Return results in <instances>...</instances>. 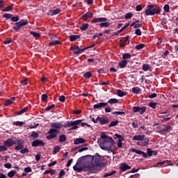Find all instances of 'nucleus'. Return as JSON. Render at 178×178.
<instances>
[{
	"label": "nucleus",
	"instance_id": "obj_1",
	"mask_svg": "<svg viewBox=\"0 0 178 178\" xmlns=\"http://www.w3.org/2000/svg\"><path fill=\"white\" fill-rule=\"evenodd\" d=\"M81 160L86 161L88 163L84 168L88 169L91 173H97V170H95V167H102V156L99 153L95 154L94 156H83Z\"/></svg>",
	"mask_w": 178,
	"mask_h": 178
},
{
	"label": "nucleus",
	"instance_id": "obj_2",
	"mask_svg": "<svg viewBox=\"0 0 178 178\" xmlns=\"http://www.w3.org/2000/svg\"><path fill=\"white\" fill-rule=\"evenodd\" d=\"M51 127V129L49 130L47 134L49 136H46V139L52 140L58 136V134H60V131L58 129H61L63 127V124L61 122H52L50 125Z\"/></svg>",
	"mask_w": 178,
	"mask_h": 178
},
{
	"label": "nucleus",
	"instance_id": "obj_3",
	"mask_svg": "<svg viewBox=\"0 0 178 178\" xmlns=\"http://www.w3.org/2000/svg\"><path fill=\"white\" fill-rule=\"evenodd\" d=\"M115 141L113 140H104L100 143V148L104 151L111 152L116 149Z\"/></svg>",
	"mask_w": 178,
	"mask_h": 178
},
{
	"label": "nucleus",
	"instance_id": "obj_4",
	"mask_svg": "<svg viewBox=\"0 0 178 178\" xmlns=\"http://www.w3.org/2000/svg\"><path fill=\"white\" fill-rule=\"evenodd\" d=\"M155 5L149 4L147 6V9L145 10V14L146 16H154L155 15L161 14V8L157 6L155 7Z\"/></svg>",
	"mask_w": 178,
	"mask_h": 178
},
{
	"label": "nucleus",
	"instance_id": "obj_5",
	"mask_svg": "<svg viewBox=\"0 0 178 178\" xmlns=\"http://www.w3.org/2000/svg\"><path fill=\"white\" fill-rule=\"evenodd\" d=\"M83 122L82 120H77L75 121L66 122V124L64 125L65 129H69V131L76 130L78 129V125Z\"/></svg>",
	"mask_w": 178,
	"mask_h": 178
},
{
	"label": "nucleus",
	"instance_id": "obj_6",
	"mask_svg": "<svg viewBox=\"0 0 178 178\" xmlns=\"http://www.w3.org/2000/svg\"><path fill=\"white\" fill-rule=\"evenodd\" d=\"M130 152L132 153H136L138 155H143V157L145 159L152 156V150H151L149 148L146 149V153L143 151L138 150L134 148H131Z\"/></svg>",
	"mask_w": 178,
	"mask_h": 178
},
{
	"label": "nucleus",
	"instance_id": "obj_7",
	"mask_svg": "<svg viewBox=\"0 0 178 178\" xmlns=\"http://www.w3.org/2000/svg\"><path fill=\"white\" fill-rule=\"evenodd\" d=\"M29 24V22H27V19H20V21L17 22V23L15 24H11L13 25H14V26H13V29L15 31H18L19 30L22 29V27L27 26V24Z\"/></svg>",
	"mask_w": 178,
	"mask_h": 178
},
{
	"label": "nucleus",
	"instance_id": "obj_8",
	"mask_svg": "<svg viewBox=\"0 0 178 178\" xmlns=\"http://www.w3.org/2000/svg\"><path fill=\"white\" fill-rule=\"evenodd\" d=\"M146 112V106L138 107V106H134L132 107V113H139L140 115H143Z\"/></svg>",
	"mask_w": 178,
	"mask_h": 178
},
{
	"label": "nucleus",
	"instance_id": "obj_9",
	"mask_svg": "<svg viewBox=\"0 0 178 178\" xmlns=\"http://www.w3.org/2000/svg\"><path fill=\"white\" fill-rule=\"evenodd\" d=\"M44 145H45V143H44V141L40 139L33 140L31 143V147H44Z\"/></svg>",
	"mask_w": 178,
	"mask_h": 178
},
{
	"label": "nucleus",
	"instance_id": "obj_10",
	"mask_svg": "<svg viewBox=\"0 0 178 178\" xmlns=\"http://www.w3.org/2000/svg\"><path fill=\"white\" fill-rule=\"evenodd\" d=\"M170 163V162L169 160H164L161 162L156 163V166L159 168H163V167L169 166Z\"/></svg>",
	"mask_w": 178,
	"mask_h": 178
},
{
	"label": "nucleus",
	"instance_id": "obj_11",
	"mask_svg": "<svg viewBox=\"0 0 178 178\" xmlns=\"http://www.w3.org/2000/svg\"><path fill=\"white\" fill-rule=\"evenodd\" d=\"M97 120H99V123H100V125H104V124H107L110 122V120H108V119L107 118H104V117H97Z\"/></svg>",
	"mask_w": 178,
	"mask_h": 178
},
{
	"label": "nucleus",
	"instance_id": "obj_12",
	"mask_svg": "<svg viewBox=\"0 0 178 178\" xmlns=\"http://www.w3.org/2000/svg\"><path fill=\"white\" fill-rule=\"evenodd\" d=\"M115 136L118 138V147L121 148L122 147V141H124V137L120 134H115Z\"/></svg>",
	"mask_w": 178,
	"mask_h": 178
},
{
	"label": "nucleus",
	"instance_id": "obj_13",
	"mask_svg": "<svg viewBox=\"0 0 178 178\" xmlns=\"http://www.w3.org/2000/svg\"><path fill=\"white\" fill-rule=\"evenodd\" d=\"M94 16L92 13L88 12L83 15H82L81 19L83 21H88V19H91Z\"/></svg>",
	"mask_w": 178,
	"mask_h": 178
},
{
	"label": "nucleus",
	"instance_id": "obj_14",
	"mask_svg": "<svg viewBox=\"0 0 178 178\" xmlns=\"http://www.w3.org/2000/svg\"><path fill=\"white\" fill-rule=\"evenodd\" d=\"M106 21H107V19L105 17L95 18V19L91 20V24L103 23Z\"/></svg>",
	"mask_w": 178,
	"mask_h": 178
},
{
	"label": "nucleus",
	"instance_id": "obj_15",
	"mask_svg": "<svg viewBox=\"0 0 178 178\" xmlns=\"http://www.w3.org/2000/svg\"><path fill=\"white\" fill-rule=\"evenodd\" d=\"M149 140L147 138H145L143 140H140V142H138V145H140L141 147H146L149 145Z\"/></svg>",
	"mask_w": 178,
	"mask_h": 178
},
{
	"label": "nucleus",
	"instance_id": "obj_16",
	"mask_svg": "<svg viewBox=\"0 0 178 178\" xmlns=\"http://www.w3.org/2000/svg\"><path fill=\"white\" fill-rule=\"evenodd\" d=\"M129 40V36H127L125 38H122V39L120 40V47L124 48L126 47V42H127V40Z\"/></svg>",
	"mask_w": 178,
	"mask_h": 178
},
{
	"label": "nucleus",
	"instance_id": "obj_17",
	"mask_svg": "<svg viewBox=\"0 0 178 178\" xmlns=\"http://www.w3.org/2000/svg\"><path fill=\"white\" fill-rule=\"evenodd\" d=\"M106 106H107L106 102H101V103L95 104L94 109L104 108L106 107Z\"/></svg>",
	"mask_w": 178,
	"mask_h": 178
},
{
	"label": "nucleus",
	"instance_id": "obj_18",
	"mask_svg": "<svg viewBox=\"0 0 178 178\" xmlns=\"http://www.w3.org/2000/svg\"><path fill=\"white\" fill-rule=\"evenodd\" d=\"M88 49L83 48V49H80V47H79V46H76V47L74 48V49L72 51L74 52V54L75 55H78L81 54L83 51H86Z\"/></svg>",
	"mask_w": 178,
	"mask_h": 178
},
{
	"label": "nucleus",
	"instance_id": "obj_19",
	"mask_svg": "<svg viewBox=\"0 0 178 178\" xmlns=\"http://www.w3.org/2000/svg\"><path fill=\"white\" fill-rule=\"evenodd\" d=\"M131 169V166L127 165L126 163H122L120 165V170L122 172H125L126 170H129Z\"/></svg>",
	"mask_w": 178,
	"mask_h": 178
},
{
	"label": "nucleus",
	"instance_id": "obj_20",
	"mask_svg": "<svg viewBox=\"0 0 178 178\" xmlns=\"http://www.w3.org/2000/svg\"><path fill=\"white\" fill-rule=\"evenodd\" d=\"M145 140V135H136L132 138V140L143 141Z\"/></svg>",
	"mask_w": 178,
	"mask_h": 178
},
{
	"label": "nucleus",
	"instance_id": "obj_21",
	"mask_svg": "<svg viewBox=\"0 0 178 178\" xmlns=\"http://www.w3.org/2000/svg\"><path fill=\"white\" fill-rule=\"evenodd\" d=\"M100 138L104 140V141H113V138L106 136L105 133L101 134Z\"/></svg>",
	"mask_w": 178,
	"mask_h": 178
},
{
	"label": "nucleus",
	"instance_id": "obj_22",
	"mask_svg": "<svg viewBox=\"0 0 178 178\" xmlns=\"http://www.w3.org/2000/svg\"><path fill=\"white\" fill-rule=\"evenodd\" d=\"M15 144V143L13 142H11V138H8V140H5V142H3L4 146H6L7 147H12Z\"/></svg>",
	"mask_w": 178,
	"mask_h": 178
},
{
	"label": "nucleus",
	"instance_id": "obj_23",
	"mask_svg": "<svg viewBox=\"0 0 178 178\" xmlns=\"http://www.w3.org/2000/svg\"><path fill=\"white\" fill-rule=\"evenodd\" d=\"M85 143H86V140L83 138H79L74 141V144L75 145L84 144Z\"/></svg>",
	"mask_w": 178,
	"mask_h": 178
},
{
	"label": "nucleus",
	"instance_id": "obj_24",
	"mask_svg": "<svg viewBox=\"0 0 178 178\" xmlns=\"http://www.w3.org/2000/svg\"><path fill=\"white\" fill-rule=\"evenodd\" d=\"M127 65V60H121V62L118 63V67L121 69L125 68Z\"/></svg>",
	"mask_w": 178,
	"mask_h": 178
},
{
	"label": "nucleus",
	"instance_id": "obj_25",
	"mask_svg": "<svg viewBox=\"0 0 178 178\" xmlns=\"http://www.w3.org/2000/svg\"><path fill=\"white\" fill-rule=\"evenodd\" d=\"M11 142L15 143V145H24V143H25V141L22 139H16L15 140L11 139Z\"/></svg>",
	"mask_w": 178,
	"mask_h": 178
},
{
	"label": "nucleus",
	"instance_id": "obj_26",
	"mask_svg": "<svg viewBox=\"0 0 178 178\" xmlns=\"http://www.w3.org/2000/svg\"><path fill=\"white\" fill-rule=\"evenodd\" d=\"M79 39H80V35H71L69 36L70 42H74Z\"/></svg>",
	"mask_w": 178,
	"mask_h": 178
},
{
	"label": "nucleus",
	"instance_id": "obj_27",
	"mask_svg": "<svg viewBox=\"0 0 178 178\" xmlns=\"http://www.w3.org/2000/svg\"><path fill=\"white\" fill-rule=\"evenodd\" d=\"M15 101V97H11V99H9L6 101H5V103H3V105L5 106H9L10 105H11V104H13Z\"/></svg>",
	"mask_w": 178,
	"mask_h": 178
},
{
	"label": "nucleus",
	"instance_id": "obj_28",
	"mask_svg": "<svg viewBox=\"0 0 178 178\" xmlns=\"http://www.w3.org/2000/svg\"><path fill=\"white\" fill-rule=\"evenodd\" d=\"M60 12H61V10H60L59 8H56V10H50V13H51V16H55V15H58V13H60Z\"/></svg>",
	"mask_w": 178,
	"mask_h": 178
},
{
	"label": "nucleus",
	"instance_id": "obj_29",
	"mask_svg": "<svg viewBox=\"0 0 178 178\" xmlns=\"http://www.w3.org/2000/svg\"><path fill=\"white\" fill-rule=\"evenodd\" d=\"M14 7V3H11V5L8 6V7L3 8L2 10V12H9L13 10V8Z\"/></svg>",
	"mask_w": 178,
	"mask_h": 178
},
{
	"label": "nucleus",
	"instance_id": "obj_30",
	"mask_svg": "<svg viewBox=\"0 0 178 178\" xmlns=\"http://www.w3.org/2000/svg\"><path fill=\"white\" fill-rule=\"evenodd\" d=\"M140 91H141V89L138 87H134L131 89V92L134 94H138L140 93Z\"/></svg>",
	"mask_w": 178,
	"mask_h": 178
},
{
	"label": "nucleus",
	"instance_id": "obj_31",
	"mask_svg": "<svg viewBox=\"0 0 178 178\" xmlns=\"http://www.w3.org/2000/svg\"><path fill=\"white\" fill-rule=\"evenodd\" d=\"M107 104H118L119 103V100L117 99H110L108 101H107V102H106Z\"/></svg>",
	"mask_w": 178,
	"mask_h": 178
},
{
	"label": "nucleus",
	"instance_id": "obj_32",
	"mask_svg": "<svg viewBox=\"0 0 178 178\" xmlns=\"http://www.w3.org/2000/svg\"><path fill=\"white\" fill-rule=\"evenodd\" d=\"M92 77V74L90 72H86L83 73V78L86 79H89L90 78Z\"/></svg>",
	"mask_w": 178,
	"mask_h": 178
},
{
	"label": "nucleus",
	"instance_id": "obj_33",
	"mask_svg": "<svg viewBox=\"0 0 178 178\" xmlns=\"http://www.w3.org/2000/svg\"><path fill=\"white\" fill-rule=\"evenodd\" d=\"M30 138H32L33 140H35L39 138V134L35 131H32L31 135H30Z\"/></svg>",
	"mask_w": 178,
	"mask_h": 178
},
{
	"label": "nucleus",
	"instance_id": "obj_34",
	"mask_svg": "<svg viewBox=\"0 0 178 178\" xmlns=\"http://www.w3.org/2000/svg\"><path fill=\"white\" fill-rule=\"evenodd\" d=\"M66 141V136L65 134L60 135L58 137V142L59 143H64Z\"/></svg>",
	"mask_w": 178,
	"mask_h": 178
},
{
	"label": "nucleus",
	"instance_id": "obj_35",
	"mask_svg": "<svg viewBox=\"0 0 178 178\" xmlns=\"http://www.w3.org/2000/svg\"><path fill=\"white\" fill-rule=\"evenodd\" d=\"M73 169H74V171H75L76 172H81V171H83V168L81 167H79V165L77 164L74 165Z\"/></svg>",
	"mask_w": 178,
	"mask_h": 178
},
{
	"label": "nucleus",
	"instance_id": "obj_36",
	"mask_svg": "<svg viewBox=\"0 0 178 178\" xmlns=\"http://www.w3.org/2000/svg\"><path fill=\"white\" fill-rule=\"evenodd\" d=\"M116 95H118V96L120 97H122L126 95V93L122 92V90H117Z\"/></svg>",
	"mask_w": 178,
	"mask_h": 178
},
{
	"label": "nucleus",
	"instance_id": "obj_37",
	"mask_svg": "<svg viewBox=\"0 0 178 178\" xmlns=\"http://www.w3.org/2000/svg\"><path fill=\"white\" fill-rule=\"evenodd\" d=\"M30 34H31L32 37L38 39L40 38V33L35 31H30Z\"/></svg>",
	"mask_w": 178,
	"mask_h": 178
},
{
	"label": "nucleus",
	"instance_id": "obj_38",
	"mask_svg": "<svg viewBox=\"0 0 178 178\" xmlns=\"http://www.w3.org/2000/svg\"><path fill=\"white\" fill-rule=\"evenodd\" d=\"M114 175H116V171L115 170H113L111 172L105 173V175H104L103 177L104 178H107V177H108L110 176H113Z\"/></svg>",
	"mask_w": 178,
	"mask_h": 178
},
{
	"label": "nucleus",
	"instance_id": "obj_39",
	"mask_svg": "<svg viewBox=\"0 0 178 178\" xmlns=\"http://www.w3.org/2000/svg\"><path fill=\"white\" fill-rule=\"evenodd\" d=\"M13 17H13V15L9 14V13H5V14L2 15V18H5L6 19H10Z\"/></svg>",
	"mask_w": 178,
	"mask_h": 178
},
{
	"label": "nucleus",
	"instance_id": "obj_40",
	"mask_svg": "<svg viewBox=\"0 0 178 178\" xmlns=\"http://www.w3.org/2000/svg\"><path fill=\"white\" fill-rule=\"evenodd\" d=\"M118 124H119V121H118V120L113 121V122H110V124H108V128H111V127H115Z\"/></svg>",
	"mask_w": 178,
	"mask_h": 178
},
{
	"label": "nucleus",
	"instance_id": "obj_41",
	"mask_svg": "<svg viewBox=\"0 0 178 178\" xmlns=\"http://www.w3.org/2000/svg\"><path fill=\"white\" fill-rule=\"evenodd\" d=\"M131 58V54L129 53H125L122 54V59L126 60V59H130Z\"/></svg>",
	"mask_w": 178,
	"mask_h": 178
},
{
	"label": "nucleus",
	"instance_id": "obj_42",
	"mask_svg": "<svg viewBox=\"0 0 178 178\" xmlns=\"http://www.w3.org/2000/svg\"><path fill=\"white\" fill-rule=\"evenodd\" d=\"M28 108L27 107H25V108H23L22 109H21L20 111L16 112V114L17 115H22V113H24L25 112H26Z\"/></svg>",
	"mask_w": 178,
	"mask_h": 178
},
{
	"label": "nucleus",
	"instance_id": "obj_43",
	"mask_svg": "<svg viewBox=\"0 0 178 178\" xmlns=\"http://www.w3.org/2000/svg\"><path fill=\"white\" fill-rule=\"evenodd\" d=\"M149 70V64H143V71L147 72Z\"/></svg>",
	"mask_w": 178,
	"mask_h": 178
},
{
	"label": "nucleus",
	"instance_id": "obj_44",
	"mask_svg": "<svg viewBox=\"0 0 178 178\" xmlns=\"http://www.w3.org/2000/svg\"><path fill=\"white\" fill-rule=\"evenodd\" d=\"M13 124L16 127H22L24 126V124H25V122H20V121H16L13 123Z\"/></svg>",
	"mask_w": 178,
	"mask_h": 178
},
{
	"label": "nucleus",
	"instance_id": "obj_45",
	"mask_svg": "<svg viewBox=\"0 0 178 178\" xmlns=\"http://www.w3.org/2000/svg\"><path fill=\"white\" fill-rule=\"evenodd\" d=\"M88 28V24H82V26L80 27L81 31H85Z\"/></svg>",
	"mask_w": 178,
	"mask_h": 178
},
{
	"label": "nucleus",
	"instance_id": "obj_46",
	"mask_svg": "<svg viewBox=\"0 0 178 178\" xmlns=\"http://www.w3.org/2000/svg\"><path fill=\"white\" fill-rule=\"evenodd\" d=\"M10 19H11V22L16 23L20 20V18L19 17V16H15L10 18Z\"/></svg>",
	"mask_w": 178,
	"mask_h": 178
},
{
	"label": "nucleus",
	"instance_id": "obj_47",
	"mask_svg": "<svg viewBox=\"0 0 178 178\" xmlns=\"http://www.w3.org/2000/svg\"><path fill=\"white\" fill-rule=\"evenodd\" d=\"M16 174V171L13 170L8 173V177L10 178L14 177L15 175Z\"/></svg>",
	"mask_w": 178,
	"mask_h": 178
},
{
	"label": "nucleus",
	"instance_id": "obj_48",
	"mask_svg": "<svg viewBox=\"0 0 178 178\" xmlns=\"http://www.w3.org/2000/svg\"><path fill=\"white\" fill-rule=\"evenodd\" d=\"M163 11H165V13H170V6H169V4H165V6H163Z\"/></svg>",
	"mask_w": 178,
	"mask_h": 178
},
{
	"label": "nucleus",
	"instance_id": "obj_49",
	"mask_svg": "<svg viewBox=\"0 0 178 178\" xmlns=\"http://www.w3.org/2000/svg\"><path fill=\"white\" fill-rule=\"evenodd\" d=\"M60 146H56V147H54V151L52 152V154H56L58 153V152H60Z\"/></svg>",
	"mask_w": 178,
	"mask_h": 178
},
{
	"label": "nucleus",
	"instance_id": "obj_50",
	"mask_svg": "<svg viewBox=\"0 0 178 178\" xmlns=\"http://www.w3.org/2000/svg\"><path fill=\"white\" fill-rule=\"evenodd\" d=\"M61 44L60 41L54 40L49 43V45L50 46H55Z\"/></svg>",
	"mask_w": 178,
	"mask_h": 178
},
{
	"label": "nucleus",
	"instance_id": "obj_51",
	"mask_svg": "<svg viewBox=\"0 0 178 178\" xmlns=\"http://www.w3.org/2000/svg\"><path fill=\"white\" fill-rule=\"evenodd\" d=\"M156 105H157V103H155V102H149V108H152V109H156Z\"/></svg>",
	"mask_w": 178,
	"mask_h": 178
},
{
	"label": "nucleus",
	"instance_id": "obj_52",
	"mask_svg": "<svg viewBox=\"0 0 178 178\" xmlns=\"http://www.w3.org/2000/svg\"><path fill=\"white\" fill-rule=\"evenodd\" d=\"M145 48V44H140L135 47V49L139 51L140 49H143Z\"/></svg>",
	"mask_w": 178,
	"mask_h": 178
},
{
	"label": "nucleus",
	"instance_id": "obj_53",
	"mask_svg": "<svg viewBox=\"0 0 178 178\" xmlns=\"http://www.w3.org/2000/svg\"><path fill=\"white\" fill-rule=\"evenodd\" d=\"M111 114L113 115H125V113L123 111H113V113H111Z\"/></svg>",
	"mask_w": 178,
	"mask_h": 178
},
{
	"label": "nucleus",
	"instance_id": "obj_54",
	"mask_svg": "<svg viewBox=\"0 0 178 178\" xmlns=\"http://www.w3.org/2000/svg\"><path fill=\"white\" fill-rule=\"evenodd\" d=\"M99 26H100L101 27H108V26H110V23H108V22H101L100 24H99Z\"/></svg>",
	"mask_w": 178,
	"mask_h": 178
},
{
	"label": "nucleus",
	"instance_id": "obj_55",
	"mask_svg": "<svg viewBox=\"0 0 178 178\" xmlns=\"http://www.w3.org/2000/svg\"><path fill=\"white\" fill-rule=\"evenodd\" d=\"M163 127H165V128H162L161 131H168L169 130L172 129V127H171V126L163 125Z\"/></svg>",
	"mask_w": 178,
	"mask_h": 178
},
{
	"label": "nucleus",
	"instance_id": "obj_56",
	"mask_svg": "<svg viewBox=\"0 0 178 178\" xmlns=\"http://www.w3.org/2000/svg\"><path fill=\"white\" fill-rule=\"evenodd\" d=\"M24 149V145H17V146L15 147V150L16 151H20Z\"/></svg>",
	"mask_w": 178,
	"mask_h": 178
},
{
	"label": "nucleus",
	"instance_id": "obj_57",
	"mask_svg": "<svg viewBox=\"0 0 178 178\" xmlns=\"http://www.w3.org/2000/svg\"><path fill=\"white\" fill-rule=\"evenodd\" d=\"M65 171L64 170H60V172H58V177L57 178H63V176H65Z\"/></svg>",
	"mask_w": 178,
	"mask_h": 178
},
{
	"label": "nucleus",
	"instance_id": "obj_58",
	"mask_svg": "<svg viewBox=\"0 0 178 178\" xmlns=\"http://www.w3.org/2000/svg\"><path fill=\"white\" fill-rule=\"evenodd\" d=\"M132 16H134V14L132 13H128L125 14V19H131Z\"/></svg>",
	"mask_w": 178,
	"mask_h": 178
},
{
	"label": "nucleus",
	"instance_id": "obj_59",
	"mask_svg": "<svg viewBox=\"0 0 178 178\" xmlns=\"http://www.w3.org/2000/svg\"><path fill=\"white\" fill-rule=\"evenodd\" d=\"M29 83V79H27V78L24 79V80L21 81V84H22V86H25L28 84Z\"/></svg>",
	"mask_w": 178,
	"mask_h": 178
},
{
	"label": "nucleus",
	"instance_id": "obj_60",
	"mask_svg": "<svg viewBox=\"0 0 178 178\" xmlns=\"http://www.w3.org/2000/svg\"><path fill=\"white\" fill-rule=\"evenodd\" d=\"M41 101L46 102L47 101V95L45 94H42L41 95Z\"/></svg>",
	"mask_w": 178,
	"mask_h": 178
},
{
	"label": "nucleus",
	"instance_id": "obj_61",
	"mask_svg": "<svg viewBox=\"0 0 178 178\" xmlns=\"http://www.w3.org/2000/svg\"><path fill=\"white\" fill-rule=\"evenodd\" d=\"M28 153H29V149H27V148H24L20 150L21 154H28Z\"/></svg>",
	"mask_w": 178,
	"mask_h": 178
},
{
	"label": "nucleus",
	"instance_id": "obj_62",
	"mask_svg": "<svg viewBox=\"0 0 178 178\" xmlns=\"http://www.w3.org/2000/svg\"><path fill=\"white\" fill-rule=\"evenodd\" d=\"M86 150H88V147H79V149H78V152L79 153H81L83 152V151H86Z\"/></svg>",
	"mask_w": 178,
	"mask_h": 178
},
{
	"label": "nucleus",
	"instance_id": "obj_63",
	"mask_svg": "<svg viewBox=\"0 0 178 178\" xmlns=\"http://www.w3.org/2000/svg\"><path fill=\"white\" fill-rule=\"evenodd\" d=\"M7 146L0 145V152H6L8 151Z\"/></svg>",
	"mask_w": 178,
	"mask_h": 178
},
{
	"label": "nucleus",
	"instance_id": "obj_64",
	"mask_svg": "<svg viewBox=\"0 0 178 178\" xmlns=\"http://www.w3.org/2000/svg\"><path fill=\"white\" fill-rule=\"evenodd\" d=\"M139 176H140V175L138 173H136L133 175H130V177H129V178H138Z\"/></svg>",
	"mask_w": 178,
	"mask_h": 178
}]
</instances>
